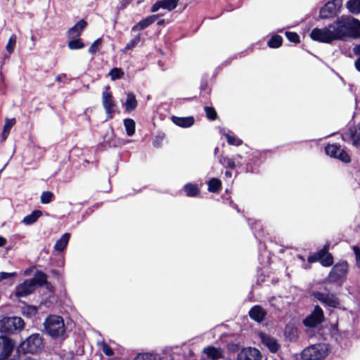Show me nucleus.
Returning <instances> with one entry per match:
<instances>
[{"label": "nucleus", "mask_w": 360, "mask_h": 360, "mask_svg": "<svg viewBox=\"0 0 360 360\" xmlns=\"http://www.w3.org/2000/svg\"><path fill=\"white\" fill-rule=\"evenodd\" d=\"M15 347V342L11 338L0 336V360H7Z\"/></svg>", "instance_id": "nucleus-8"}, {"label": "nucleus", "mask_w": 360, "mask_h": 360, "mask_svg": "<svg viewBox=\"0 0 360 360\" xmlns=\"http://www.w3.org/2000/svg\"><path fill=\"white\" fill-rule=\"evenodd\" d=\"M259 338L271 352L276 353L280 349L281 345L276 338L264 333H260Z\"/></svg>", "instance_id": "nucleus-15"}, {"label": "nucleus", "mask_w": 360, "mask_h": 360, "mask_svg": "<svg viewBox=\"0 0 360 360\" xmlns=\"http://www.w3.org/2000/svg\"><path fill=\"white\" fill-rule=\"evenodd\" d=\"M61 79H62V76H58V77H56V80H57L58 82H60V81H61Z\"/></svg>", "instance_id": "nucleus-56"}, {"label": "nucleus", "mask_w": 360, "mask_h": 360, "mask_svg": "<svg viewBox=\"0 0 360 360\" xmlns=\"http://www.w3.org/2000/svg\"><path fill=\"white\" fill-rule=\"evenodd\" d=\"M140 37L139 36H136L130 42H129L125 48L122 50L124 53H126L129 50H131L134 49L136 44L139 42Z\"/></svg>", "instance_id": "nucleus-35"}, {"label": "nucleus", "mask_w": 360, "mask_h": 360, "mask_svg": "<svg viewBox=\"0 0 360 360\" xmlns=\"http://www.w3.org/2000/svg\"><path fill=\"white\" fill-rule=\"evenodd\" d=\"M133 0H122L117 6L118 10H123L126 8Z\"/></svg>", "instance_id": "nucleus-48"}, {"label": "nucleus", "mask_w": 360, "mask_h": 360, "mask_svg": "<svg viewBox=\"0 0 360 360\" xmlns=\"http://www.w3.org/2000/svg\"><path fill=\"white\" fill-rule=\"evenodd\" d=\"M124 124L128 136H132L135 132V122L132 119H125Z\"/></svg>", "instance_id": "nucleus-26"}, {"label": "nucleus", "mask_w": 360, "mask_h": 360, "mask_svg": "<svg viewBox=\"0 0 360 360\" xmlns=\"http://www.w3.org/2000/svg\"><path fill=\"white\" fill-rule=\"evenodd\" d=\"M221 186V183L218 179H212L208 183L209 191L210 192H217Z\"/></svg>", "instance_id": "nucleus-31"}, {"label": "nucleus", "mask_w": 360, "mask_h": 360, "mask_svg": "<svg viewBox=\"0 0 360 360\" xmlns=\"http://www.w3.org/2000/svg\"><path fill=\"white\" fill-rule=\"evenodd\" d=\"M184 190L188 195L195 196L198 193V188L197 186L193 184H187L184 187Z\"/></svg>", "instance_id": "nucleus-34"}, {"label": "nucleus", "mask_w": 360, "mask_h": 360, "mask_svg": "<svg viewBox=\"0 0 360 360\" xmlns=\"http://www.w3.org/2000/svg\"><path fill=\"white\" fill-rule=\"evenodd\" d=\"M41 216V212L39 210L34 211L31 214L26 216L23 219V222L26 224H31L35 222L37 219Z\"/></svg>", "instance_id": "nucleus-27"}, {"label": "nucleus", "mask_w": 360, "mask_h": 360, "mask_svg": "<svg viewBox=\"0 0 360 360\" xmlns=\"http://www.w3.org/2000/svg\"><path fill=\"white\" fill-rule=\"evenodd\" d=\"M342 6V0L329 1L320 8L319 17L321 19H329L337 15Z\"/></svg>", "instance_id": "nucleus-6"}, {"label": "nucleus", "mask_w": 360, "mask_h": 360, "mask_svg": "<svg viewBox=\"0 0 360 360\" xmlns=\"http://www.w3.org/2000/svg\"><path fill=\"white\" fill-rule=\"evenodd\" d=\"M15 41H16L15 36V35L11 36L8 41L7 45H6V50L9 53H13V51L14 50V46L15 44Z\"/></svg>", "instance_id": "nucleus-40"}, {"label": "nucleus", "mask_w": 360, "mask_h": 360, "mask_svg": "<svg viewBox=\"0 0 360 360\" xmlns=\"http://www.w3.org/2000/svg\"><path fill=\"white\" fill-rule=\"evenodd\" d=\"M228 349L230 352L235 353L239 350L240 347L237 344L231 343L228 345Z\"/></svg>", "instance_id": "nucleus-52"}, {"label": "nucleus", "mask_w": 360, "mask_h": 360, "mask_svg": "<svg viewBox=\"0 0 360 360\" xmlns=\"http://www.w3.org/2000/svg\"><path fill=\"white\" fill-rule=\"evenodd\" d=\"M136 360H155L153 355L149 353L139 354L136 357Z\"/></svg>", "instance_id": "nucleus-46"}, {"label": "nucleus", "mask_w": 360, "mask_h": 360, "mask_svg": "<svg viewBox=\"0 0 360 360\" xmlns=\"http://www.w3.org/2000/svg\"><path fill=\"white\" fill-rule=\"evenodd\" d=\"M225 136L227 139V141L231 145L240 146L242 143V141L240 139L233 137L227 134Z\"/></svg>", "instance_id": "nucleus-45"}, {"label": "nucleus", "mask_w": 360, "mask_h": 360, "mask_svg": "<svg viewBox=\"0 0 360 360\" xmlns=\"http://www.w3.org/2000/svg\"><path fill=\"white\" fill-rule=\"evenodd\" d=\"M103 104L106 113L110 115V117H111V115L113 111L112 108L114 107V102L111 94L107 91L103 93Z\"/></svg>", "instance_id": "nucleus-17"}, {"label": "nucleus", "mask_w": 360, "mask_h": 360, "mask_svg": "<svg viewBox=\"0 0 360 360\" xmlns=\"http://www.w3.org/2000/svg\"><path fill=\"white\" fill-rule=\"evenodd\" d=\"M101 43V39H98L96 40L89 48V52L92 54H94L99 49Z\"/></svg>", "instance_id": "nucleus-41"}, {"label": "nucleus", "mask_w": 360, "mask_h": 360, "mask_svg": "<svg viewBox=\"0 0 360 360\" xmlns=\"http://www.w3.org/2000/svg\"><path fill=\"white\" fill-rule=\"evenodd\" d=\"M35 288L32 281L30 279L25 280L16 287L15 295L18 297L27 296L32 293Z\"/></svg>", "instance_id": "nucleus-14"}, {"label": "nucleus", "mask_w": 360, "mask_h": 360, "mask_svg": "<svg viewBox=\"0 0 360 360\" xmlns=\"http://www.w3.org/2000/svg\"><path fill=\"white\" fill-rule=\"evenodd\" d=\"M101 345H102V351L105 355H107V356L113 355V351L109 345H108L107 344H105L104 342H103L101 344Z\"/></svg>", "instance_id": "nucleus-47"}, {"label": "nucleus", "mask_w": 360, "mask_h": 360, "mask_svg": "<svg viewBox=\"0 0 360 360\" xmlns=\"http://www.w3.org/2000/svg\"><path fill=\"white\" fill-rule=\"evenodd\" d=\"M30 309H31L32 312H33V313H36V311H37V310H36V309H35V308H31Z\"/></svg>", "instance_id": "nucleus-58"}, {"label": "nucleus", "mask_w": 360, "mask_h": 360, "mask_svg": "<svg viewBox=\"0 0 360 360\" xmlns=\"http://www.w3.org/2000/svg\"><path fill=\"white\" fill-rule=\"evenodd\" d=\"M329 352V347L326 344H317L305 348L302 352L304 360H322Z\"/></svg>", "instance_id": "nucleus-3"}, {"label": "nucleus", "mask_w": 360, "mask_h": 360, "mask_svg": "<svg viewBox=\"0 0 360 360\" xmlns=\"http://www.w3.org/2000/svg\"><path fill=\"white\" fill-rule=\"evenodd\" d=\"M356 260V265L360 268V249L357 247L353 248Z\"/></svg>", "instance_id": "nucleus-50"}, {"label": "nucleus", "mask_w": 360, "mask_h": 360, "mask_svg": "<svg viewBox=\"0 0 360 360\" xmlns=\"http://www.w3.org/2000/svg\"><path fill=\"white\" fill-rule=\"evenodd\" d=\"M285 335L290 341L295 340L297 338V330L293 326H287L285 329Z\"/></svg>", "instance_id": "nucleus-24"}, {"label": "nucleus", "mask_w": 360, "mask_h": 360, "mask_svg": "<svg viewBox=\"0 0 360 360\" xmlns=\"http://www.w3.org/2000/svg\"><path fill=\"white\" fill-rule=\"evenodd\" d=\"M285 35L288 40L292 42L298 43L300 41V37L295 32H286Z\"/></svg>", "instance_id": "nucleus-43"}, {"label": "nucleus", "mask_w": 360, "mask_h": 360, "mask_svg": "<svg viewBox=\"0 0 360 360\" xmlns=\"http://www.w3.org/2000/svg\"><path fill=\"white\" fill-rule=\"evenodd\" d=\"M109 75L111 79L115 80L122 77L124 72L120 68H115L110 71Z\"/></svg>", "instance_id": "nucleus-33"}, {"label": "nucleus", "mask_w": 360, "mask_h": 360, "mask_svg": "<svg viewBox=\"0 0 360 360\" xmlns=\"http://www.w3.org/2000/svg\"><path fill=\"white\" fill-rule=\"evenodd\" d=\"M310 36L313 39L323 43H330L344 37H360V24H338L336 27L330 25L324 29L313 30Z\"/></svg>", "instance_id": "nucleus-1"}, {"label": "nucleus", "mask_w": 360, "mask_h": 360, "mask_svg": "<svg viewBox=\"0 0 360 360\" xmlns=\"http://www.w3.org/2000/svg\"><path fill=\"white\" fill-rule=\"evenodd\" d=\"M351 139L354 146H360V130L359 131H355L354 132H352L351 134Z\"/></svg>", "instance_id": "nucleus-42"}, {"label": "nucleus", "mask_w": 360, "mask_h": 360, "mask_svg": "<svg viewBox=\"0 0 360 360\" xmlns=\"http://www.w3.org/2000/svg\"><path fill=\"white\" fill-rule=\"evenodd\" d=\"M172 121L176 125L182 127H188L192 126L194 124V119L193 117H178L173 116Z\"/></svg>", "instance_id": "nucleus-19"}, {"label": "nucleus", "mask_w": 360, "mask_h": 360, "mask_svg": "<svg viewBox=\"0 0 360 360\" xmlns=\"http://www.w3.org/2000/svg\"><path fill=\"white\" fill-rule=\"evenodd\" d=\"M334 22H360V20L354 18L349 15H342L340 18H338Z\"/></svg>", "instance_id": "nucleus-32"}, {"label": "nucleus", "mask_w": 360, "mask_h": 360, "mask_svg": "<svg viewBox=\"0 0 360 360\" xmlns=\"http://www.w3.org/2000/svg\"><path fill=\"white\" fill-rule=\"evenodd\" d=\"M53 194L51 192H44L41 195V202L44 204H47L51 202Z\"/></svg>", "instance_id": "nucleus-39"}, {"label": "nucleus", "mask_w": 360, "mask_h": 360, "mask_svg": "<svg viewBox=\"0 0 360 360\" xmlns=\"http://www.w3.org/2000/svg\"><path fill=\"white\" fill-rule=\"evenodd\" d=\"M70 235V233H64L61 238L56 243L55 250L58 252H62L67 246L69 241Z\"/></svg>", "instance_id": "nucleus-20"}, {"label": "nucleus", "mask_w": 360, "mask_h": 360, "mask_svg": "<svg viewBox=\"0 0 360 360\" xmlns=\"http://www.w3.org/2000/svg\"><path fill=\"white\" fill-rule=\"evenodd\" d=\"M6 243V238L0 237V247L4 246Z\"/></svg>", "instance_id": "nucleus-54"}, {"label": "nucleus", "mask_w": 360, "mask_h": 360, "mask_svg": "<svg viewBox=\"0 0 360 360\" xmlns=\"http://www.w3.org/2000/svg\"><path fill=\"white\" fill-rule=\"evenodd\" d=\"M162 8L168 11L174 10L178 5L179 0H160Z\"/></svg>", "instance_id": "nucleus-28"}, {"label": "nucleus", "mask_w": 360, "mask_h": 360, "mask_svg": "<svg viewBox=\"0 0 360 360\" xmlns=\"http://www.w3.org/2000/svg\"><path fill=\"white\" fill-rule=\"evenodd\" d=\"M24 327V321L19 317H4L0 320V333H13Z\"/></svg>", "instance_id": "nucleus-5"}, {"label": "nucleus", "mask_w": 360, "mask_h": 360, "mask_svg": "<svg viewBox=\"0 0 360 360\" xmlns=\"http://www.w3.org/2000/svg\"><path fill=\"white\" fill-rule=\"evenodd\" d=\"M143 1V0H139V1H137V4H141Z\"/></svg>", "instance_id": "nucleus-60"}, {"label": "nucleus", "mask_w": 360, "mask_h": 360, "mask_svg": "<svg viewBox=\"0 0 360 360\" xmlns=\"http://www.w3.org/2000/svg\"><path fill=\"white\" fill-rule=\"evenodd\" d=\"M15 276V273H6L1 272L0 273V281L4 279H8Z\"/></svg>", "instance_id": "nucleus-49"}, {"label": "nucleus", "mask_w": 360, "mask_h": 360, "mask_svg": "<svg viewBox=\"0 0 360 360\" xmlns=\"http://www.w3.org/2000/svg\"><path fill=\"white\" fill-rule=\"evenodd\" d=\"M42 339L38 334H33L25 340L18 347V351L24 354H34L41 350Z\"/></svg>", "instance_id": "nucleus-4"}, {"label": "nucleus", "mask_w": 360, "mask_h": 360, "mask_svg": "<svg viewBox=\"0 0 360 360\" xmlns=\"http://www.w3.org/2000/svg\"><path fill=\"white\" fill-rule=\"evenodd\" d=\"M161 8H162L161 1H158L152 6L150 11L151 12H156Z\"/></svg>", "instance_id": "nucleus-51"}, {"label": "nucleus", "mask_w": 360, "mask_h": 360, "mask_svg": "<svg viewBox=\"0 0 360 360\" xmlns=\"http://www.w3.org/2000/svg\"><path fill=\"white\" fill-rule=\"evenodd\" d=\"M28 273H29V271H25V275H27V274H28Z\"/></svg>", "instance_id": "nucleus-61"}, {"label": "nucleus", "mask_w": 360, "mask_h": 360, "mask_svg": "<svg viewBox=\"0 0 360 360\" xmlns=\"http://www.w3.org/2000/svg\"><path fill=\"white\" fill-rule=\"evenodd\" d=\"M77 22L82 23V22H86L85 21L84 19H81V20H79Z\"/></svg>", "instance_id": "nucleus-57"}, {"label": "nucleus", "mask_w": 360, "mask_h": 360, "mask_svg": "<svg viewBox=\"0 0 360 360\" xmlns=\"http://www.w3.org/2000/svg\"><path fill=\"white\" fill-rule=\"evenodd\" d=\"M329 245L326 244L323 248L318 252L309 256L307 259L309 262H315L320 261L324 266H330L333 263V258L330 253L328 252Z\"/></svg>", "instance_id": "nucleus-7"}, {"label": "nucleus", "mask_w": 360, "mask_h": 360, "mask_svg": "<svg viewBox=\"0 0 360 360\" xmlns=\"http://www.w3.org/2000/svg\"><path fill=\"white\" fill-rule=\"evenodd\" d=\"M347 272V264L346 262L335 264L330 271L327 278L329 283H335L343 278Z\"/></svg>", "instance_id": "nucleus-9"}, {"label": "nucleus", "mask_w": 360, "mask_h": 360, "mask_svg": "<svg viewBox=\"0 0 360 360\" xmlns=\"http://www.w3.org/2000/svg\"><path fill=\"white\" fill-rule=\"evenodd\" d=\"M46 275L41 271H37L34 275V278L30 279L32 281V283L35 286V288L38 286H41L46 282Z\"/></svg>", "instance_id": "nucleus-21"}, {"label": "nucleus", "mask_w": 360, "mask_h": 360, "mask_svg": "<svg viewBox=\"0 0 360 360\" xmlns=\"http://www.w3.org/2000/svg\"><path fill=\"white\" fill-rule=\"evenodd\" d=\"M85 24H76L69 30L70 37L74 38L79 35L80 32L84 28Z\"/></svg>", "instance_id": "nucleus-29"}, {"label": "nucleus", "mask_w": 360, "mask_h": 360, "mask_svg": "<svg viewBox=\"0 0 360 360\" xmlns=\"http://www.w3.org/2000/svg\"><path fill=\"white\" fill-rule=\"evenodd\" d=\"M148 24H137L133 27L132 30L134 31H140L146 27Z\"/></svg>", "instance_id": "nucleus-53"}, {"label": "nucleus", "mask_w": 360, "mask_h": 360, "mask_svg": "<svg viewBox=\"0 0 360 360\" xmlns=\"http://www.w3.org/2000/svg\"><path fill=\"white\" fill-rule=\"evenodd\" d=\"M134 360H136V359H134Z\"/></svg>", "instance_id": "nucleus-62"}, {"label": "nucleus", "mask_w": 360, "mask_h": 360, "mask_svg": "<svg viewBox=\"0 0 360 360\" xmlns=\"http://www.w3.org/2000/svg\"><path fill=\"white\" fill-rule=\"evenodd\" d=\"M323 312L319 306H316L313 312L304 320V324L308 327H314L323 321Z\"/></svg>", "instance_id": "nucleus-12"}, {"label": "nucleus", "mask_w": 360, "mask_h": 360, "mask_svg": "<svg viewBox=\"0 0 360 360\" xmlns=\"http://www.w3.org/2000/svg\"><path fill=\"white\" fill-rule=\"evenodd\" d=\"M68 47L70 49H77L84 47V44L79 39L72 40L68 43Z\"/></svg>", "instance_id": "nucleus-36"}, {"label": "nucleus", "mask_w": 360, "mask_h": 360, "mask_svg": "<svg viewBox=\"0 0 360 360\" xmlns=\"http://www.w3.org/2000/svg\"><path fill=\"white\" fill-rule=\"evenodd\" d=\"M203 353L212 360H219L223 357L221 349L219 347H207L203 349Z\"/></svg>", "instance_id": "nucleus-16"}, {"label": "nucleus", "mask_w": 360, "mask_h": 360, "mask_svg": "<svg viewBox=\"0 0 360 360\" xmlns=\"http://www.w3.org/2000/svg\"><path fill=\"white\" fill-rule=\"evenodd\" d=\"M158 20L157 22H165L164 19H158V15H152L150 17L146 18L145 19L141 20L139 22H155V20Z\"/></svg>", "instance_id": "nucleus-44"}, {"label": "nucleus", "mask_w": 360, "mask_h": 360, "mask_svg": "<svg viewBox=\"0 0 360 360\" xmlns=\"http://www.w3.org/2000/svg\"><path fill=\"white\" fill-rule=\"evenodd\" d=\"M282 44V38L279 35H274L268 41V45L271 48H278Z\"/></svg>", "instance_id": "nucleus-30"}, {"label": "nucleus", "mask_w": 360, "mask_h": 360, "mask_svg": "<svg viewBox=\"0 0 360 360\" xmlns=\"http://www.w3.org/2000/svg\"><path fill=\"white\" fill-rule=\"evenodd\" d=\"M346 8L353 14H360V0H349L346 3Z\"/></svg>", "instance_id": "nucleus-22"}, {"label": "nucleus", "mask_w": 360, "mask_h": 360, "mask_svg": "<svg viewBox=\"0 0 360 360\" xmlns=\"http://www.w3.org/2000/svg\"><path fill=\"white\" fill-rule=\"evenodd\" d=\"M353 52L356 56H358V59L355 61L354 65L356 68L360 71V44L354 47Z\"/></svg>", "instance_id": "nucleus-37"}, {"label": "nucleus", "mask_w": 360, "mask_h": 360, "mask_svg": "<svg viewBox=\"0 0 360 360\" xmlns=\"http://www.w3.org/2000/svg\"><path fill=\"white\" fill-rule=\"evenodd\" d=\"M24 360H34V359H32V358H26V359H25Z\"/></svg>", "instance_id": "nucleus-59"}, {"label": "nucleus", "mask_w": 360, "mask_h": 360, "mask_svg": "<svg viewBox=\"0 0 360 360\" xmlns=\"http://www.w3.org/2000/svg\"><path fill=\"white\" fill-rule=\"evenodd\" d=\"M207 117L210 120H216L217 115L215 110L212 107H205V108Z\"/></svg>", "instance_id": "nucleus-38"}, {"label": "nucleus", "mask_w": 360, "mask_h": 360, "mask_svg": "<svg viewBox=\"0 0 360 360\" xmlns=\"http://www.w3.org/2000/svg\"><path fill=\"white\" fill-rule=\"evenodd\" d=\"M15 120L14 118L13 119H6V122L4 126L3 132H2V139L3 141L6 140L7 138L10 129L12 128V127L15 124Z\"/></svg>", "instance_id": "nucleus-25"}, {"label": "nucleus", "mask_w": 360, "mask_h": 360, "mask_svg": "<svg viewBox=\"0 0 360 360\" xmlns=\"http://www.w3.org/2000/svg\"><path fill=\"white\" fill-rule=\"evenodd\" d=\"M313 295L316 299L326 304L328 307L335 308L338 307L340 305V300L334 294H325L319 292H315L313 293Z\"/></svg>", "instance_id": "nucleus-11"}, {"label": "nucleus", "mask_w": 360, "mask_h": 360, "mask_svg": "<svg viewBox=\"0 0 360 360\" xmlns=\"http://www.w3.org/2000/svg\"><path fill=\"white\" fill-rule=\"evenodd\" d=\"M45 330L53 338L64 335L65 327L63 319L58 316H50L44 322Z\"/></svg>", "instance_id": "nucleus-2"}, {"label": "nucleus", "mask_w": 360, "mask_h": 360, "mask_svg": "<svg viewBox=\"0 0 360 360\" xmlns=\"http://www.w3.org/2000/svg\"><path fill=\"white\" fill-rule=\"evenodd\" d=\"M236 360H262V354L257 349L248 347L238 354Z\"/></svg>", "instance_id": "nucleus-13"}, {"label": "nucleus", "mask_w": 360, "mask_h": 360, "mask_svg": "<svg viewBox=\"0 0 360 360\" xmlns=\"http://www.w3.org/2000/svg\"><path fill=\"white\" fill-rule=\"evenodd\" d=\"M325 150L328 155L339 159L343 162L349 163L351 161L348 154L336 145H328Z\"/></svg>", "instance_id": "nucleus-10"}, {"label": "nucleus", "mask_w": 360, "mask_h": 360, "mask_svg": "<svg viewBox=\"0 0 360 360\" xmlns=\"http://www.w3.org/2000/svg\"><path fill=\"white\" fill-rule=\"evenodd\" d=\"M125 105L127 111H132L136 108L137 101L133 94L129 93L127 94V99Z\"/></svg>", "instance_id": "nucleus-23"}, {"label": "nucleus", "mask_w": 360, "mask_h": 360, "mask_svg": "<svg viewBox=\"0 0 360 360\" xmlns=\"http://www.w3.org/2000/svg\"><path fill=\"white\" fill-rule=\"evenodd\" d=\"M250 316L256 321L260 322L264 319L266 311L259 306H255L250 312Z\"/></svg>", "instance_id": "nucleus-18"}, {"label": "nucleus", "mask_w": 360, "mask_h": 360, "mask_svg": "<svg viewBox=\"0 0 360 360\" xmlns=\"http://www.w3.org/2000/svg\"><path fill=\"white\" fill-rule=\"evenodd\" d=\"M228 163H229V166L230 167H231V168H233V167H234L235 165H234V162H231V161H229V162H228Z\"/></svg>", "instance_id": "nucleus-55"}]
</instances>
